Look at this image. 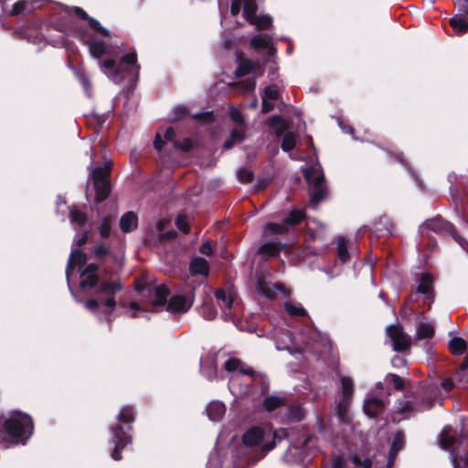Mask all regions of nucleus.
Returning <instances> with one entry per match:
<instances>
[{"label": "nucleus", "instance_id": "c756f323", "mask_svg": "<svg viewBox=\"0 0 468 468\" xmlns=\"http://www.w3.org/2000/svg\"><path fill=\"white\" fill-rule=\"evenodd\" d=\"M282 248H283L282 245H279V244H277L275 242L269 241V242H265L264 244H262L259 248L258 252L260 254L274 258V257H277L280 254V252L282 250Z\"/></svg>", "mask_w": 468, "mask_h": 468}, {"label": "nucleus", "instance_id": "ea45409f", "mask_svg": "<svg viewBox=\"0 0 468 468\" xmlns=\"http://www.w3.org/2000/svg\"><path fill=\"white\" fill-rule=\"evenodd\" d=\"M288 435V431L284 429H281L278 431H275L273 432V438L271 442H266L262 446V451L264 452H270L271 451L275 446L277 442H280L282 439H284Z\"/></svg>", "mask_w": 468, "mask_h": 468}, {"label": "nucleus", "instance_id": "774afa93", "mask_svg": "<svg viewBox=\"0 0 468 468\" xmlns=\"http://www.w3.org/2000/svg\"><path fill=\"white\" fill-rule=\"evenodd\" d=\"M333 468H346V460L343 456H334L332 459Z\"/></svg>", "mask_w": 468, "mask_h": 468}, {"label": "nucleus", "instance_id": "ddd939ff", "mask_svg": "<svg viewBox=\"0 0 468 468\" xmlns=\"http://www.w3.org/2000/svg\"><path fill=\"white\" fill-rule=\"evenodd\" d=\"M433 276L430 272H424L420 275L417 292L423 294L431 302L434 300Z\"/></svg>", "mask_w": 468, "mask_h": 468}, {"label": "nucleus", "instance_id": "e433bc0d", "mask_svg": "<svg viewBox=\"0 0 468 468\" xmlns=\"http://www.w3.org/2000/svg\"><path fill=\"white\" fill-rule=\"evenodd\" d=\"M271 40V37L267 35H256L251 37L250 44L253 49L260 50L269 48Z\"/></svg>", "mask_w": 468, "mask_h": 468}, {"label": "nucleus", "instance_id": "0e129e2a", "mask_svg": "<svg viewBox=\"0 0 468 468\" xmlns=\"http://www.w3.org/2000/svg\"><path fill=\"white\" fill-rule=\"evenodd\" d=\"M229 116L231 118V120L237 123V124H243L245 120H244V117H243V114L241 113V112L237 109V108H231L230 112H229Z\"/></svg>", "mask_w": 468, "mask_h": 468}, {"label": "nucleus", "instance_id": "aec40b11", "mask_svg": "<svg viewBox=\"0 0 468 468\" xmlns=\"http://www.w3.org/2000/svg\"><path fill=\"white\" fill-rule=\"evenodd\" d=\"M189 272L192 276L201 275L207 277L209 273L208 261L202 257H196L189 263Z\"/></svg>", "mask_w": 468, "mask_h": 468}, {"label": "nucleus", "instance_id": "2eb2a0df", "mask_svg": "<svg viewBox=\"0 0 468 468\" xmlns=\"http://www.w3.org/2000/svg\"><path fill=\"white\" fill-rule=\"evenodd\" d=\"M264 439L263 429L254 426L246 431L241 438L242 443L248 447L259 445Z\"/></svg>", "mask_w": 468, "mask_h": 468}, {"label": "nucleus", "instance_id": "58836bf2", "mask_svg": "<svg viewBox=\"0 0 468 468\" xmlns=\"http://www.w3.org/2000/svg\"><path fill=\"white\" fill-rule=\"evenodd\" d=\"M397 412L400 415H410L417 411V406L414 400H399L397 408Z\"/></svg>", "mask_w": 468, "mask_h": 468}, {"label": "nucleus", "instance_id": "6ab92c4d", "mask_svg": "<svg viewBox=\"0 0 468 468\" xmlns=\"http://www.w3.org/2000/svg\"><path fill=\"white\" fill-rule=\"evenodd\" d=\"M455 443H459V439L453 433L451 426H445L440 432V446L444 450H452Z\"/></svg>", "mask_w": 468, "mask_h": 468}, {"label": "nucleus", "instance_id": "13d9d810", "mask_svg": "<svg viewBox=\"0 0 468 468\" xmlns=\"http://www.w3.org/2000/svg\"><path fill=\"white\" fill-rule=\"evenodd\" d=\"M461 423L462 427L458 444H463L464 441L468 442V418L462 419Z\"/></svg>", "mask_w": 468, "mask_h": 468}, {"label": "nucleus", "instance_id": "412c9836", "mask_svg": "<svg viewBox=\"0 0 468 468\" xmlns=\"http://www.w3.org/2000/svg\"><path fill=\"white\" fill-rule=\"evenodd\" d=\"M138 227V218L133 211L125 212L120 218V229L124 233H130Z\"/></svg>", "mask_w": 468, "mask_h": 468}, {"label": "nucleus", "instance_id": "bb28decb", "mask_svg": "<svg viewBox=\"0 0 468 468\" xmlns=\"http://www.w3.org/2000/svg\"><path fill=\"white\" fill-rule=\"evenodd\" d=\"M315 171L313 168H306L303 171V176L310 186L314 187H323L325 180L324 175L321 172L314 176Z\"/></svg>", "mask_w": 468, "mask_h": 468}, {"label": "nucleus", "instance_id": "a19ab883", "mask_svg": "<svg viewBox=\"0 0 468 468\" xmlns=\"http://www.w3.org/2000/svg\"><path fill=\"white\" fill-rule=\"evenodd\" d=\"M265 229L269 234H286L290 231V228L282 220V223L269 222L265 226Z\"/></svg>", "mask_w": 468, "mask_h": 468}, {"label": "nucleus", "instance_id": "1a4fd4ad", "mask_svg": "<svg viewBox=\"0 0 468 468\" xmlns=\"http://www.w3.org/2000/svg\"><path fill=\"white\" fill-rule=\"evenodd\" d=\"M193 304V297L190 294H176L172 296L166 305V310L172 314L186 313Z\"/></svg>", "mask_w": 468, "mask_h": 468}, {"label": "nucleus", "instance_id": "f704fd0d", "mask_svg": "<svg viewBox=\"0 0 468 468\" xmlns=\"http://www.w3.org/2000/svg\"><path fill=\"white\" fill-rule=\"evenodd\" d=\"M435 330L432 324L429 323H420L417 326L416 337L419 340L431 339L434 336Z\"/></svg>", "mask_w": 468, "mask_h": 468}, {"label": "nucleus", "instance_id": "2f4dec72", "mask_svg": "<svg viewBox=\"0 0 468 468\" xmlns=\"http://www.w3.org/2000/svg\"><path fill=\"white\" fill-rule=\"evenodd\" d=\"M304 410L301 405L291 404L287 409L286 417L290 421L298 422L303 420Z\"/></svg>", "mask_w": 468, "mask_h": 468}, {"label": "nucleus", "instance_id": "9b49d317", "mask_svg": "<svg viewBox=\"0 0 468 468\" xmlns=\"http://www.w3.org/2000/svg\"><path fill=\"white\" fill-rule=\"evenodd\" d=\"M406 442L405 432L402 430H399L395 432L390 449L388 455L387 468H392L399 451H401Z\"/></svg>", "mask_w": 468, "mask_h": 468}, {"label": "nucleus", "instance_id": "20e7f679", "mask_svg": "<svg viewBox=\"0 0 468 468\" xmlns=\"http://www.w3.org/2000/svg\"><path fill=\"white\" fill-rule=\"evenodd\" d=\"M428 230L441 235H450L460 246L464 247L465 239L459 235L452 223L445 220L440 215L425 220L420 226V231L422 235Z\"/></svg>", "mask_w": 468, "mask_h": 468}, {"label": "nucleus", "instance_id": "bf43d9fd", "mask_svg": "<svg viewBox=\"0 0 468 468\" xmlns=\"http://www.w3.org/2000/svg\"><path fill=\"white\" fill-rule=\"evenodd\" d=\"M195 119L203 123H211L214 122L215 117L212 112H198L193 116Z\"/></svg>", "mask_w": 468, "mask_h": 468}, {"label": "nucleus", "instance_id": "cd10ccee", "mask_svg": "<svg viewBox=\"0 0 468 468\" xmlns=\"http://www.w3.org/2000/svg\"><path fill=\"white\" fill-rule=\"evenodd\" d=\"M414 402L417 406L418 412L429 410L434 406V399L431 395L428 393L418 395L415 398Z\"/></svg>", "mask_w": 468, "mask_h": 468}, {"label": "nucleus", "instance_id": "f03ea898", "mask_svg": "<svg viewBox=\"0 0 468 468\" xmlns=\"http://www.w3.org/2000/svg\"><path fill=\"white\" fill-rule=\"evenodd\" d=\"M3 430L12 441L24 444L33 435L34 421L27 413L12 411L3 423Z\"/></svg>", "mask_w": 468, "mask_h": 468}, {"label": "nucleus", "instance_id": "4be33fe9", "mask_svg": "<svg viewBox=\"0 0 468 468\" xmlns=\"http://www.w3.org/2000/svg\"><path fill=\"white\" fill-rule=\"evenodd\" d=\"M154 299L151 302L153 307L167 305V298L171 294L170 289L165 285H158L153 289Z\"/></svg>", "mask_w": 468, "mask_h": 468}, {"label": "nucleus", "instance_id": "dca6fc26", "mask_svg": "<svg viewBox=\"0 0 468 468\" xmlns=\"http://www.w3.org/2000/svg\"><path fill=\"white\" fill-rule=\"evenodd\" d=\"M88 256L85 252L80 250H73L69 258L66 267V276L69 280L70 272L75 269L76 266L80 268V271L83 266L86 265Z\"/></svg>", "mask_w": 468, "mask_h": 468}, {"label": "nucleus", "instance_id": "5701e85b", "mask_svg": "<svg viewBox=\"0 0 468 468\" xmlns=\"http://www.w3.org/2000/svg\"><path fill=\"white\" fill-rule=\"evenodd\" d=\"M35 9V2L27 0H19L16 2L10 11V16H25L30 14Z\"/></svg>", "mask_w": 468, "mask_h": 468}, {"label": "nucleus", "instance_id": "6e6552de", "mask_svg": "<svg viewBox=\"0 0 468 468\" xmlns=\"http://www.w3.org/2000/svg\"><path fill=\"white\" fill-rule=\"evenodd\" d=\"M71 11L76 17L86 21L89 27L96 33L108 38L112 37L110 31L106 27H102L97 19L90 16L83 8L80 6H74L72 7Z\"/></svg>", "mask_w": 468, "mask_h": 468}, {"label": "nucleus", "instance_id": "c03bdc74", "mask_svg": "<svg viewBox=\"0 0 468 468\" xmlns=\"http://www.w3.org/2000/svg\"><path fill=\"white\" fill-rule=\"evenodd\" d=\"M284 309L290 316L304 317L307 315L306 310L302 305H295L291 302L284 303Z\"/></svg>", "mask_w": 468, "mask_h": 468}, {"label": "nucleus", "instance_id": "864d4df0", "mask_svg": "<svg viewBox=\"0 0 468 468\" xmlns=\"http://www.w3.org/2000/svg\"><path fill=\"white\" fill-rule=\"evenodd\" d=\"M218 314L212 302H205L202 305V314L207 320H213Z\"/></svg>", "mask_w": 468, "mask_h": 468}, {"label": "nucleus", "instance_id": "4d7b16f0", "mask_svg": "<svg viewBox=\"0 0 468 468\" xmlns=\"http://www.w3.org/2000/svg\"><path fill=\"white\" fill-rule=\"evenodd\" d=\"M240 366H242V362L239 358L231 357L225 362L224 369L228 372H233L239 370Z\"/></svg>", "mask_w": 468, "mask_h": 468}, {"label": "nucleus", "instance_id": "a18cd8bd", "mask_svg": "<svg viewBox=\"0 0 468 468\" xmlns=\"http://www.w3.org/2000/svg\"><path fill=\"white\" fill-rule=\"evenodd\" d=\"M112 218L111 216H106L102 218L100 226L98 227V230L100 233V236L102 239L109 238L112 230Z\"/></svg>", "mask_w": 468, "mask_h": 468}, {"label": "nucleus", "instance_id": "4468645a", "mask_svg": "<svg viewBox=\"0 0 468 468\" xmlns=\"http://www.w3.org/2000/svg\"><path fill=\"white\" fill-rule=\"evenodd\" d=\"M135 419L136 411L134 407L132 405L122 406L117 415L118 424L127 427V431L133 430V424L134 423Z\"/></svg>", "mask_w": 468, "mask_h": 468}, {"label": "nucleus", "instance_id": "09e8293b", "mask_svg": "<svg viewBox=\"0 0 468 468\" xmlns=\"http://www.w3.org/2000/svg\"><path fill=\"white\" fill-rule=\"evenodd\" d=\"M343 398L351 399L354 392V386L352 379L348 377L341 378Z\"/></svg>", "mask_w": 468, "mask_h": 468}, {"label": "nucleus", "instance_id": "49530a36", "mask_svg": "<svg viewBox=\"0 0 468 468\" xmlns=\"http://www.w3.org/2000/svg\"><path fill=\"white\" fill-rule=\"evenodd\" d=\"M69 218L72 223H75L80 227H83L88 221L86 213L79 209H71L69 211Z\"/></svg>", "mask_w": 468, "mask_h": 468}, {"label": "nucleus", "instance_id": "72a5a7b5", "mask_svg": "<svg viewBox=\"0 0 468 468\" xmlns=\"http://www.w3.org/2000/svg\"><path fill=\"white\" fill-rule=\"evenodd\" d=\"M284 403V399L278 396H268L262 401L263 408L269 412L274 411L283 406Z\"/></svg>", "mask_w": 468, "mask_h": 468}, {"label": "nucleus", "instance_id": "4c0bfd02", "mask_svg": "<svg viewBox=\"0 0 468 468\" xmlns=\"http://www.w3.org/2000/svg\"><path fill=\"white\" fill-rule=\"evenodd\" d=\"M216 300L222 309H230L233 303V300L230 296H228L224 289H218L215 292Z\"/></svg>", "mask_w": 468, "mask_h": 468}, {"label": "nucleus", "instance_id": "f257e3e1", "mask_svg": "<svg viewBox=\"0 0 468 468\" xmlns=\"http://www.w3.org/2000/svg\"><path fill=\"white\" fill-rule=\"evenodd\" d=\"M83 267L80 271V288L93 294V297L84 302V307L97 315L100 323H108L109 330H112V313L117 305L115 296L122 291L123 285L119 279L111 280L101 277L99 273L100 266L97 263H89Z\"/></svg>", "mask_w": 468, "mask_h": 468}, {"label": "nucleus", "instance_id": "0eeeda50", "mask_svg": "<svg viewBox=\"0 0 468 468\" xmlns=\"http://www.w3.org/2000/svg\"><path fill=\"white\" fill-rule=\"evenodd\" d=\"M387 332L392 342L393 349L396 352H405L410 349L411 339L410 335L404 332L399 324L389 325Z\"/></svg>", "mask_w": 468, "mask_h": 468}, {"label": "nucleus", "instance_id": "3c124183", "mask_svg": "<svg viewBox=\"0 0 468 468\" xmlns=\"http://www.w3.org/2000/svg\"><path fill=\"white\" fill-rule=\"evenodd\" d=\"M386 381L389 384H392L396 390L401 391L405 388L404 379L397 374H388L386 377Z\"/></svg>", "mask_w": 468, "mask_h": 468}, {"label": "nucleus", "instance_id": "79ce46f5", "mask_svg": "<svg viewBox=\"0 0 468 468\" xmlns=\"http://www.w3.org/2000/svg\"><path fill=\"white\" fill-rule=\"evenodd\" d=\"M296 146V136L293 133H286L282 140L281 148L283 152H290Z\"/></svg>", "mask_w": 468, "mask_h": 468}, {"label": "nucleus", "instance_id": "338daca9", "mask_svg": "<svg viewBox=\"0 0 468 468\" xmlns=\"http://www.w3.org/2000/svg\"><path fill=\"white\" fill-rule=\"evenodd\" d=\"M101 67L106 69H109V70H112V71H114L116 74L120 73L121 70L119 69V67H116V63H115V60L112 59V58H107V59H104L102 62H101Z\"/></svg>", "mask_w": 468, "mask_h": 468}, {"label": "nucleus", "instance_id": "393cba45", "mask_svg": "<svg viewBox=\"0 0 468 468\" xmlns=\"http://www.w3.org/2000/svg\"><path fill=\"white\" fill-rule=\"evenodd\" d=\"M257 69V63L250 58H240L239 60L238 68L235 70L237 78H242L254 72Z\"/></svg>", "mask_w": 468, "mask_h": 468}, {"label": "nucleus", "instance_id": "473e14b6", "mask_svg": "<svg viewBox=\"0 0 468 468\" xmlns=\"http://www.w3.org/2000/svg\"><path fill=\"white\" fill-rule=\"evenodd\" d=\"M257 10L258 5L255 0H243V16L249 23H253Z\"/></svg>", "mask_w": 468, "mask_h": 468}, {"label": "nucleus", "instance_id": "a878e982", "mask_svg": "<svg viewBox=\"0 0 468 468\" xmlns=\"http://www.w3.org/2000/svg\"><path fill=\"white\" fill-rule=\"evenodd\" d=\"M305 218L306 213L303 209L293 208L282 220L291 229L300 225Z\"/></svg>", "mask_w": 468, "mask_h": 468}, {"label": "nucleus", "instance_id": "f3484780", "mask_svg": "<svg viewBox=\"0 0 468 468\" xmlns=\"http://www.w3.org/2000/svg\"><path fill=\"white\" fill-rule=\"evenodd\" d=\"M84 45L89 48L90 55L97 59H101L108 52L106 43L95 37L84 41Z\"/></svg>", "mask_w": 468, "mask_h": 468}, {"label": "nucleus", "instance_id": "b1692460", "mask_svg": "<svg viewBox=\"0 0 468 468\" xmlns=\"http://www.w3.org/2000/svg\"><path fill=\"white\" fill-rule=\"evenodd\" d=\"M207 417L213 421H218L225 414L226 407L222 402H210L206 409Z\"/></svg>", "mask_w": 468, "mask_h": 468}, {"label": "nucleus", "instance_id": "8fccbe9b", "mask_svg": "<svg viewBox=\"0 0 468 468\" xmlns=\"http://www.w3.org/2000/svg\"><path fill=\"white\" fill-rule=\"evenodd\" d=\"M269 125L271 128L279 127L280 130L277 131V135H280L287 129L286 122L284 119L280 115H273L269 118Z\"/></svg>", "mask_w": 468, "mask_h": 468}, {"label": "nucleus", "instance_id": "e2e57ef3", "mask_svg": "<svg viewBox=\"0 0 468 468\" xmlns=\"http://www.w3.org/2000/svg\"><path fill=\"white\" fill-rule=\"evenodd\" d=\"M121 63H125L128 65H135L137 69L140 68L139 65H137V54L136 52H129L126 55L122 56L121 58Z\"/></svg>", "mask_w": 468, "mask_h": 468}, {"label": "nucleus", "instance_id": "603ef678", "mask_svg": "<svg viewBox=\"0 0 468 468\" xmlns=\"http://www.w3.org/2000/svg\"><path fill=\"white\" fill-rule=\"evenodd\" d=\"M279 98L280 92L276 85H269L264 88L261 99L277 101Z\"/></svg>", "mask_w": 468, "mask_h": 468}, {"label": "nucleus", "instance_id": "5fc2aeb1", "mask_svg": "<svg viewBox=\"0 0 468 468\" xmlns=\"http://www.w3.org/2000/svg\"><path fill=\"white\" fill-rule=\"evenodd\" d=\"M238 178L241 183L249 184L254 180V174L251 170L241 167L238 171Z\"/></svg>", "mask_w": 468, "mask_h": 468}, {"label": "nucleus", "instance_id": "6e6d98bb", "mask_svg": "<svg viewBox=\"0 0 468 468\" xmlns=\"http://www.w3.org/2000/svg\"><path fill=\"white\" fill-rule=\"evenodd\" d=\"M176 228L182 231L184 234H188L190 232V226L186 220V215H178L176 218Z\"/></svg>", "mask_w": 468, "mask_h": 468}, {"label": "nucleus", "instance_id": "9d476101", "mask_svg": "<svg viewBox=\"0 0 468 468\" xmlns=\"http://www.w3.org/2000/svg\"><path fill=\"white\" fill-rule=\"evenodd\" d=\"M452 468H468V442L457 444L450 451Z\"/></svg>", "mask_w": 468, "mask_h": 468}, {"label": "nucleus", "instance_id": "c85d7f7f", "mask_svg": "<svg viewBox=\"0 0 468 468\" xmlns=\"http://www.w3.org/2000/svg\"><path fill=\"white\" fill-rule=\"evenodd\" d=\"M201 374L208 380L214 381L218 379V369L215 361H205L201 364Z\"/></svg>", "mask_w": 468, "mask_h": 468}, {"label": "nucleus", "instance_id": "37998d69", "mask_svg": "<svg viewBox=\"0 0 468 468\" xmlns=\"http://www.w3.org/2000/svg\"><path fill=\"white\" fill-rule=\"evenodd\" d=\"M252 21H253V23H250V24L256 26L257 28L261 29V30L270 28L272 24V18L269 15L256 16L254 17V20H252Z\"/></svg>", "mask_w": 468, "mask_h": 468}, {"label": "nucleus", "instance_id": "69168bd1", "mask_svg": "<svg viewBox=\"0 0 468 468\" xmlns=\"http://www.w3.org/2000/svg\"><path fill=\"white\" fill-rule=\"evenodd\" d=\"M110 253L111 250L103 244L97 246L93 250L94 257L97 260H101V258L108 256Z\"/></svg>", "mask_w": 468, "mask_h": 468}, {"label": "nucleus", "instance_id": "7c9ffc66", "mask_svg": "<svg viewBox=\"0 0 468 468\" xmlns=\"http://www.w3.org/2000/svg\"><path fill=\"white\" fill-rule=\"evenodd\" d=\"M467 348L465 340L462 337H452L449 342V349L452 355L460 356L463 355Z\"/></svg>", "mask_w": 468, "mask_h": 468}, {"label": "nucleus", "instance_id": "423d86ee", "mask_svg": "<svg viewBox=\"0 0 468 468\" xmlns=\"http://www.w3.org/2000/svg\"><path fill=\"white\" fill-rule=\"evenodd\" d=\"M454 3L458 12L449 23L455 34L463 35L468 32V0H455Z\"/></svg>", "mask_w": 468, "mask_h": 468}, {"label": "nucleus", "instance_id": "f8f14e48", "mask_svg": "<svg viewBox=\"0 0 468 468\" xmlns=\"http://www.w3.org/2000/svg\"><path fill=\"white\" fill-rule=\"evenodd\" d=\"M256 287L260 294L270 300H274L277 298V291L284 292L286 290V287L283 283L271 284L262 278L257 281Z\"/></svg>", "mask_w": 468, "mask_h": 468}, {"label": "nucleus", "instance_id": "a211bd4d", "mask_svg": "<svg viewBox=\"0 0 468 468\" xmlns=\"http://www.w3.org/2000/svg\"><path fill=\"white\" fill-rule=\"evenodd\" d=\"M364 412L370 418L378 417L385 410V403L381 399L371 398L364 403Z\"/></svg>", "mask_w": 468, "mask_h": 468}, {"label": "nucleus", "instance_id": "c9c22d12", "mask_svg": "<svg viewBox=\"0 0 468 468\" xmlns=\"http://www.w3.org/2000/svg\"><path fill=\"white\" fill-rule=\"evenodd\" d=\"M337 256L340 261L343 263H346L350 259L348 251V240L345 237H338Z\"/></svg>", "mask_w": 468, "mask_h": 468}, {"label": "nucleus", "instance_id": "7ed1b4c3", "mask_svg": "<svg viewBox=\"0 0 468 468\" xmlns=\"http://www.w3.org/2000/svg\"><path fill=\"white\" fill-rule=\"evenodd\" d=\"M112 163L105 162L102 166H97L91 170V181L95 190L94 203L104 202L111 195V172Z\"/></svg>", "mask_w": 468, "mask_h": 468}, {"label": "nucleus", "instance_id": "39448f33", "mask_svg": "<svg viewBox=\"0 0 468 468\" xmlns=\"http://www.w3.org/2000/svg\"><path fill=\"white\" fill-rule=\"evenodd\" d=\"M111 431L112 434V442L114 448L111 452V456L115 461L122 460V451L133 442L132 431H127V427L121 424L112 426Z\"/></svg>", "mask_w": 468, "mask_h": 468}, {"label": "nucleus", "instance_id": "de8ad7c7", "mask_svg": "<svg viewBox=\"0 0 468 468\" xmlns=\"http://www.w3.org/2000/svg\"><path fill=\"white\" fill-rule=\"evenodd\" d=\"M326 195L327 189L325 186L314 187L310 197V202L313 206H316L325 198Z\"/></svg>", "mask_w": 468, "mask_h": 468}, {"label": "nucleus", "instance_id": "680f3d73", "mask_svg": "<svg viewBox=\"0 0 468 468\" xmlns=\"http://www.w3.org/2000/svg\"><path fill=\"white\" fill-rule=\"evenodd\" d=\"M175 147L187 153L193 149V142L190 138H185L181 142H175Z\"/></svg>", "mask_w": 468, "mask_h": 468}, {"label": "nucleus", "instance_id": "052dcab7", "mask_svg": "<svg viewBox=\"0 0 468 468\" xmlns=\"http://www.w3.org/2000/svg\"><path fill=\"white\" fill-rule=\"evenodd\" d=\"M466 373H468V354L465 356L463 363L454 374V378L463 380V378L466 375Z\"/></svg>", "mask_w": 468, "mask_h": 468}]
</instances>
